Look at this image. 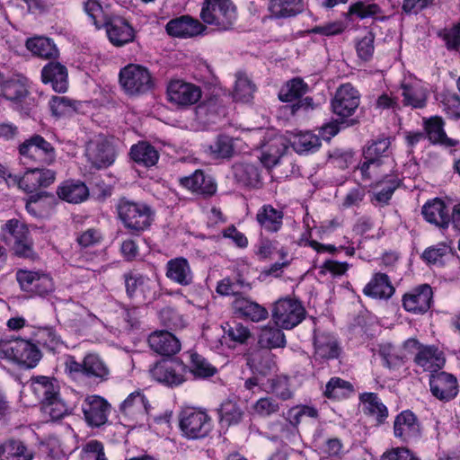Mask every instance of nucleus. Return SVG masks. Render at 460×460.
<instances>
[{"instance_id":"obj_1","label":"nucleus","mask_w":460,"mask_h":460,"mask_svg":"<svg viewBox=\"0 0 460 460\" xmlns=\"http://www.w3.org/2000/svg\"><path fill=\"white\" fill-rule=\"evenodd\" d=\"M116 209L122 226L132 234L147 231L155 222V209L144 201L123 198L119 200Z\"/></svg>"},{"instance_id":"obj_2","label":"nucleus","mask_w":460,"mask_h":460,"mask_svg":"<svg viewBox=\"0 0 460 460\" xmlns=\"http://www.w3.org/2000/svg\"><path fill=\"white\" fill-rule=\"evenodd\" d=\"M389 138L374 140L363 151V161L359 166L364 177L386 174L393 168L394 162L390 157Z\"/></svg>"},{"instance_id":"obj_3","label":"nucleus","mask_w":460,"mask_h":460,"mask_svg":"<svg viewBox=\"0 0 460 460\" xmlns=\"http://www.w3.org/2000/svg\"><path fill=\"white\" fill-rule=\"evenodd\" d=\"M0 358L20 367L32 368L39 363L41 354L36 345L20 338L0 341Z\"/></svg>"},{"instance_id":"obj_4","label":"nucleus","mask_w":460,"mask_h":460,"mask_svg":"<svg viewBox=\"0 0 460 460\" xmlns=\"http://www.w3.org/2000/svg\"><path fill=\"white\" fill-rule=\"evenodd\" d=\"M200 18L207 24L227 30L236 21V6L232 0H204Z\"/></svg>"},{"instance_id":"obj_5","label":"nucleus","mask_w":460,"mask_h":460,"mask_svg":"<svg viewBox=\"0 0 460 460\" xmlns=\"http://www.w3.org/2000/svg\"><path fill=\"white\" fill-rule=\"evenodd\" d=\"M1 240L18 256L30 257L32 254V239L28 226L18 219H10L1 227Z\"/></svg>"},{"instance_id":"obj_6","label":"nucleus","mask_w":460,"mask_h":460,"mask_svg":"<svg viewBox=\"0 0 460 460\" xmlns=\"http://www.w3.org/2000/svg\"><path fill=\"white\" fill-rule=\"evenodd\" d=\"M212 426L210 416L199 409H184L179 417V428L181 435L189 439H198L208 436Z\"/></svg>"},{"instance_id":"obj_7","label":"nucleus","mask_w":460,"mask_h":460,"mask_svg":"<svg viewBox=\"0 0 460 460\" xmlns=\"http://www.w3.org/2000/svg\"><path fill=\"white\" fill-rule=\"evenodd\" d=\"M85 155L96 168L110 166L116 157L113 139L104 135L93 136L86 144Z\"/></svg>"},{"instance_id":"obj_8","label":"nucleus","mask_w":460,"mask_h":460,"mask_svg":"<svg viewBox=\"0 0 460 460\" xmlns=\"http://www.w3.org/2000/svg\"><path fill=\"white\" fill-rule=\"evenodd\" d=\"M223 335L221 339L214 340L209 330L204 332V336L214 349H220L226 346L228 349H235L237 346L245 345L252 338V332L248 326L239 322H228L223 326Z\"/></svg>"},{"instance_id":"obj_9","label":"nucleus","mask_w":460,"mask_h":460,"mask_svg":"<svg viewBox=\"0 0 460 460\" xmlns=\"http://www.w3.org/2000/svg\"><path fill=\"white\" fill-rule=\"evenodd\" d=\"M168 102L179 109H187L196 104L202 96L199 86L184 80H172L166 90Z\"/></svg>"},{"instance_id":"obj_10","label":"nucleus","mask_w":460,"mask_h":460,"mask_svg":"<svg viewBox=\"0 0 460 460\" xmlns=\"http://www.w3.org/2000/svg\"><path fill=\"white\" fill-rule=\"evenodd\" d=\"M19 153L23 164L35 162L50 164L55 161L53 146L39 135L33 136L21 144Z\"/></svg>"},{"instance_id":"obj_11","label":"nucleus","mask_w":460,"mask_h":460,"mask_svg":"<svg viewBox=\"0 0 460 460\" xmlns=\"http://www.w3.org/2000/svg\"><path fill=\"white\" fill-rule=\"evenodd\" d=\"M119 84L129 94L141 93L152 87V77L146 67L129 64L120 70Z\"/></svg>"},{"instance_id":"obj_12","label":"nucleus","mask_w":460,"mask_h":460,"mask_svg":"<svg viewBox=\"0 0 460 460\" xmlns=\"http://www.w3.org/2000/svg\"><path fill=\"white\" fill-rule=\"evenodd\" d=\"M404 349H411V353L417 351L415 363L425 371L436 372L445 364L442 351L434 346H423L416 339L405 341Z\"/></svg>"},{"instance_id":"obj_13","label":"nucleus","mask_w":460,"mask_h":460,"mask_svg":"<svg viewBox=\"0 0 460 460\" xmlns=\"http://www.w3.org/2000/svg\"><path fill=\"white\" fill-rule=\"evenodd\" d=\"M360 103L358 91L350 84L341 85L332 101L333 113L341 119L352 116Z\"/></svg>"},{"instance_id":"obj_14","label":"nucleus","mask_w":460,"mask_h":460,"mask_svg":"<svg viewBox=\"0 0 460 460\" xmlns=\"http://www.w3.org/2000/svg\"><path fill=\"white\" fill-rule=\"evenodd\" d=\"M402 95L405 105L422 108L426 105L429 93V85L411 73L403 75L401 83Z\"/></svg>"},{"instance_id":"obj_15","label":"nucleus","mask_w":460,"mask_h":460,"mask_svg":"<svg viewBox=\"0 0 460 460\" xmlns=\"http://www.w3.org/2000/svg\"><path fill=\"white\" fill-rule=\"evenodd\" d=\"M127 294L132 299L143 302L155 296L158 282L139 273H129L125 277Z\"/></svg>"},{"instance_id":"obj_16","label":"nucleus","mask_w":460,"mask_h":460,"mask_svg":"<svg viewBox=\"0 0 460 460\" xmlns=\"http://www.w3.org/2000/svg\"><path fill=\"white\" fill-rule=\"evenodd\" d=\"M150 408L148 400L140 391L128 394L119 406L123 417L136 424L147 419Z\"/></svg>"},{"instance_id":"obj_17","label":"nucleus","mask_w":460,"mask_h":460,"mask_svg":"<svg viewBox=\"0 0 460 460\" xmlns=\"http://www.w3.org/2000/svg\"><path fill=\"white\" fill-rule=\"evenodd\" d=\"M152 376L160 383L178 385L185 380L186 367L181 361L164 360L150 370Z\"/></svg>"},{"instance_id":"obj_18","label":"nucleus","mask_w":460,"mask_h":460,"mask_svg":"<svg viewBox=\"0 0 460 460\" xmlns=\"http://www.w3.org/2000/svg\"><path fill=\"white\" fill-rule=\"evenodd\" d=\"M206 27L197 19L183 15L171 20L166 24L167 33L175 38L187 39L202 34Z\"/></svg>"},{"instance_id":"obj_19","label":"nucleus","mask_w":460,"mask_h":460,"mask_svg":"<svg viewBox=\"0 0 460 460\" xmlns=\"http://www.w3.org/2000/svg\"><path fill=\"white\" fill-rule=\"evenodd\" d=\"M104 26L108 38L114 46L120 47L135 40L134 28L122 17L112 16Z\"/></svg>"},{"instance_id":"obj_20","label":"nucleus","mask_w":460,"mask_h":460,"mask_svg":"<svg viewBox=\"0 0 460 460\" xmlns=\"http://www.w3.org/2000/svg\"><path fill=\"white\" fill-rule=\"evenodd\" d=\"M432 300V289L427 285H420L402 297L403 308L413 314H423L430 307Z\"/></svg>"},{"instance_id":"obj_21","label":"nucleus","mask_w":460,"mask_h":460,"mask_svg":"<svg viewBox=\"0 0 460 460\" xmlns=\"http://www.w3.org/2000/svg\"><path fill=\"white\" fill-rule=\"evenodd\" d=\"M41 81L50 84L57 93H66L68 89L67 69L58 62H49L41 70Z\"/></svg>"},{"instance_id":"obj_22","label":"nucleus","mask_w":460,"mask_h":460,"mask_svg":"<svg viewBox=\"0 0 460 460\" xmlns=\"http://www.w3.org/2000/svg\"><path fill=\"white\" fill-rule=\"evenodd\" d=\"M83 411L87 422L98 427L107 420L109 404L101 396L89 395L84 401Z\"/></svg>"},{"instance_id":"obj_23","label":"nucleus","mask_w":460,"mask_h":460,"mask_svg":"<svg viewBox=\"0 0 460 460\" xmlns=\"http://www.w3.org/2000/svg\"><path fill=\"white\" fill-rule=\"evenodd\" d=\"M152 350L162 356H172L181 350V342L175 335L167 331H156L148 337Z\"/></svg>"},{"instance_id":"obj_24","label":"nucleus","mask_w":460,"mask_h":460,"mask_svg":"<svg viewBox=\"0 0 460 460\" xmlns=\"http://www.w3.org/2000/svg\"><path fill=\"white\" fill-rule=\"evenodd\" d=\"M430 389L432 394L440 400H451L458 394L456 378L446 372L431 376Z\"/></svg>"},{"instance_id":"obj_25","label":"nucleus","mask_w":460,"mask_h":460,"mask_svg":"<svg viewBox=\"0 0 460 460\" xmlns=\"http://www.w3.org/2000/svg\"><path fill=\"white\" fill-rule=\"evenodd\" d=\"M57 195L66 202L78 204L87 199L89 190L81 181L68 180L58 187Z\"/></svg>"},{"instance_id":"obj_26","label":"nucleus","mask_w":460,"mask_h":460,"mask_svg":"<svg viewBox=\"0 0 460 460\" xmlns=\"http://www.w3.org/2000/svg\"><path fill=\"white\" fill-rule=\"evenodd\" d=\"M424 218L438 226L447 227L450 222L449 209L440 199L428 201L422 208Z\"/></svg>"},{"instance_id":"obj_27","label":"nucleus","mask_w":460,"mask_h":460,"mask_svg":"<svg viewBox=\"0 0 460 460\" xmlns=\"http://www.w3.org/2000/svg\"><path fill=\"white\" fill-rule=\"evenodd\" d=\"M308 89V85L301 78L289 81V109L293 113L300 109L308 110L313 107L312 99L304 97Z\"/></svg>"},{"instance_id":"obj_28","label":"nucleus","mask_w":460,"mask_h":460,"mask_svg":"<svg viewBox=\"0 0 460 460\" xmlns=\"http://www.w3.org/2000/svg\"><path fill=\"white\" fill-rule=\"evenodd\" d=\"M233 307L235 313L255 323L266 320L269 315L265 307L245 297H236Z\"/></svg>"},{"instance_id":"obj_29","label":"nucleus","mask_w":460,"mask_h":460,"mask_svg":"<svg viewBox=\"0 0 460 460\" xmlns=\"http://www.w3.org/2000/svg\"><path fill=\"white\" fill-rule=\"evenodd\" d=\"M378 354L384 360L385 367L396 368L403 365L405 359L411 354V349H404V343L402 347H394L389 342L381 343L378 346Z\"/></svg>"},{"instance_id":"obj_30","label":"nucleus","mask_w":460,"mask_h":460,"mask_svg":"<svg viewBox=\"0 0 460 460\" xmlns=\"http://www.w3.org/2000/svg\"><path fill=\"white\" fill-rule=\"evenodd\" d=\"M166 277L182 286L192 281V272L188 261L184 258L170 260L166 264Z\"/></svg>"},{"instance_id":"obj_31","label":"nucleus","mask_w":460,"mask_h":460,"mask_svg":"<svg viewBox=\"0 0 460 460\" xmlns=\"http://www.w3.org/2000/svg\"><path fill=\"white\" fill-rule=\"evenodd\" d=\"M394 435L408 439L418 435L420 428L414 414L410 411H402L394 420Z\"/></svg>"},{"instance_id":"obj_32","label":"nucleus","mask_w":460,"mask_h":460,"mask_svg":"<svg viewBox=\"0 0 460 460\" xmlns=\"http://www.w3.org/2000/svg\"><path fill=\"white\" fill-rule=\"evenodd\" d=\"M84 376L107 380L110 376V368L98 354L88 353L84 358Z\"/></svg>"},{"instance_id":"obj_33","label":"nucleus","mask_w":460,"mask_h":460,"mask_svg":"<svg viewBox=\"0 0 460 460\" xmlns=\"http://www.w3.org/2000/svg\"><path fill=\"white\" fill-rule=\"evenodd\" d=\"M242 140L228 136H220L210 145L211 155L216 158H229L242 149Z\"/></svg>"},{"instance_id":"obj_34","label":"nucleus","mask_w":460,"mask_h":460,"mask_svg":"<svg viewBox=\"0 0 460 460\" xmlns=\"http://www.w3.org/2000/svg\"><path fill=\"white\" fill-rule=\"evenodd\" d=\"M289 144L296 153L304 154L317 150L321 146V140L310 131H298L292 133Z\"/></svg>"},{"instance_id":"obj_35","label":"nucleus","mask_w":460,"mask_h":460,"mask_svg":"<svg viewBox=\"0 0 460 460\" xmlns=\"http://www.w3.org/2000/svg\"><path fill=\"white\" fill-rule=\"evenodd\" d=\"M185 188L193 192L212 195L217 190V185L210 178H206L200 171H196L191 176L181 180Z\"/></svg>"},{"instance_id":"obj_36","label":"nucleus","mask_w":460,"mask_h":460,"mask_svg":"<svg viewBox=\"0 0 460 460\" xmlns=\"http://www.w3.org/2000/svg\"><path fill=\"white\" fill-rule=\"evenodd\" d=\"M129 155L134 162L146 167L155 165L159 158L158 152L155 147L145 141L133 145L130 148Z\"/></svg>"},{"instance_id":"obj_37","label":"nucleus","mask_w":460,"mask_h":460,"mask_svg":"<svg viewBox=\"0 0 460 460\" xmlns=\"http://www.w3.org/2000/svg\"><path fill=\"white\" fill-rule=\"evenodd\" d=\"M32 453L18 440H8L0 445V460H32Z\"/></svg>"},{"instance_id":"obj_38","label":"nucleus","mask_w":460,"mask_h":460,"mask_svg":"<svg viewBox=\"0 0 460 460\" xmlns=\"http://www.w3.org/2000/svg\"><path fill=\"white\" fill-rule=\"evenodd\" d=\"M364 293L375 298H388L393 295L394 288L385 274L377 273L365 287Z\"/></svg>"},{"instance_id":"obj_39","label":"nucleus","mask_w":460,"mask_h":460,"mask_svg":"<svg viewBox=\"0 0 460 460\" xmlns=\"http://www.w3.org/2000/svg\"><path fill=\"white\" fill-rule=\"evenodd\" d=\"M26 48L33 55L41 58H55L58 55V50L54 42L45 37H34L26 41Z\"/></svg>"},{"instance_id":"obj_40","label":"nucleus","mask_w":460,"mask_h":460,"mask_svg":"<svg viewBox=\"0 0 460 460\" xmlns=\"http://www.w3.org/2000/svg\"><path fill=\"white\" fill-rule=\"evenodd\" d=\"M282 212L270 205L263 206L257 213L259 224L267 231L276 232L282 226Z\"/></svg>"},{"instance_id":"obj_41","label":"nucleus","mask_w":460,"mask_h":460,"mask_svg":"<svg viewBox=\"0 0 460 460\" xmlns=\"http://www.w3.org/2000/svg\"><path fill=\"white\" fill-rule=\"evenodd\" d=\"M421 257L429 264L443 265L449 258L453 257V252L448 243H440L428 247Z\"/></svg>"},{"instance_id":"obj_42","label":"nucleus","mask_w":460,"mask_h":460,"mask_svg":"<svg viewBox=\"0 0 460 460\" xmlns=\"http://www.w3.org/2000/svg\"><path fill=\"white\" fill-rule=\"evenodd\" d=\"M31 386L34 394L41 399L42 402L58 393V386L55 380L47 376H36L31 379Z\"/></svg>"},{"instance_id":"obj_43","label":"nucleus","mask_w":460,"mask_h":460,"mask_svg":"<svg viewBox=\"0 0 460 460\" xmlns=\"http://www.w3.org/2000/svg\"><path fill=\"white\" fill-rule=\"evenodd\" d=\"M361 402L364 411L376 417L378 422L381 423L386 419L388 415L387 408L375 394L368 393L362 394Z\"/></svg>"},{"instance_id":"obj_44","label":"nucleus","mask_w":460,"mask_h":460,"mask_svg":"<svg viewBox=\"0 0 460 460\" xmlns=\"http://www.w3.org/2000/svg\"><path fill=\"white\" fill-rule=\"evenodd\" d=\"M353 393L350 383L340 377H332L327 383L324 395L330 399L341 400L349 397Z\"/></svg>"},{"instance_id":"obj_45","label":"nucleus","mask_w":460,"mask_h":460,"mask_svg":"<svg viewBox=\"0 0 460 460\" xmlns=\"http://www.w3.org/2000/svg\"><path fill=\"white\" fill-rule=\"evenodd\" d=\"M314 346L315 354L323 358H336L340 354V348L335 339L330 336H316Z\"/></svg>"},{"instance_id":"obj_46","label":"nucleus","mask_w":460,"mask_h":460,"mask_svg":"<svg viewBox=\"0 0 460 460\" xmlns=\"http://www.w3.org/2000/svg\"><path fill=\"white\" fill-rule=\"evenodd\" d=\"M84 9L97 29L104 26L111 18L107 7L104 8L98 0H87Z\"/></svg>"},{"instance_id":"obj_47","label":"nucleus","mask_w":460,"mask_h":460,"mask_svg":"<svg viewBox=\"0 0 460 460\" xmlns=\"http://www.w3.org/2000/svg\"><path fill=\"white\" fill-rule=\"evenodd\" d=\"M255 85L245 75H238L233 92L235 102L247 103L253 98Z\"/></svg>"},{"instance_id":"obj_48","label":"nucleus","mask_w":460,"mask_h":460,"mask_svg":"<svg viewBox=\"0 0 460 460\" xmlns=\"http://www.w3.org/2000/svg\"><path fill=\"white\" fill-rule=\"evenodd\" d=\"M43 414L56 420L64 417L68 411L67 405L59 398L58 394L42 402Z\"/></svg>"},{"instance_id":"obj_49","label":"nucleus","mask_w":460,"mask_h":460,"mask_svg":"<svg viewBox=\"0 0 460 460\" xmlns=\"http://www.w3.org/2000/svg\"><path fill=\"white\" fill-rule=\"evenodd\" d=\"M282 328L263 327L259 335V342L264 347H283L285 345V334Z\"/></svg>"},{"instance_id":"obj_50","label":"nucleus","mask_w":460,"mask_h":460,"mask_svg":"<svg viewBox=\"0 0 460 460\" xmlns=\"http://www.w3.org/2000/svg\"><path fill=\"white\" fill-rule=\"evenodd\" d=\"M3 95L10 101H20L28 91L24 78H13L3 85Z\"/></svg>"},{"instance_id":"obj_51","label":"nucleus","mask_w":460,"mask_h":460,"mask_svg":"<svg viewBox=\"0 0 460 460\" xmlns=\"http://www.w3.org/2000/svg\"><path fill=\"white\" fill-rule=\"evenodd\" d=\"M49 107L52 114L58 118L70 116L75 111V103L65 96H53Z\"/></svg>"},{"instance_id":"obj_52","label":"nucleus","mask_w":460,"mask_h":460,"mask_svg":"<svg viewBox=\"0 0 460 460\" xmlns=\"http://www.w3.org/2000/svg\"><path fill=\"white\" fill-rule=\"evenodd\" d=\"M243 411L235 402L226 401L221 405V420L229 425L238 423L243 419Z\"/></svg>"},{"instance_id":"obj_53","label":"nucleus","mask_w":460,"mask_h":460,"mask_svg":"<svg viewBox=\"0 0 460 460\" xmlns=\"http://www.w3.org/2000/svg\"><path fill=\"white\" fill-rule=\"evenodd\" d=\"M375 36L372 32H366L356 41V51L358 58L362 61H368L372 58L375 50Z\"/></svg>"},{"instance_id":"obj_54","label":"nucleus","mask_w":460,"mask_h":460,"mask_svg":"<svg viewBox=\"0 0 460 460\" xmlns=\"http://www.w3.org/2000/svg\"><path fill=\"white\" fill-rule=\"evenodd\" d=\"M397 186L398 182L392 178L378 182L373 190L375 199L378 203H386L391 199Z\"/></svg>"},{"instance_id":"obj_55","label":"nucleus","mask_w":460,"mask_h":460,"mask_svg":"<svg viewBox=\"0 0 460 460\" xmlns=\"http://www.w3.org/2000/svg\"><path fill=\"white\" fill-rule=\"evenodd\" d=\"M380 13L377 4L369 2H357L349 6L348 16H357L359 19L372 17Z\"/></svg>"},{"instance_id":"obj_56","label":"nucleus","mask_w":460,"mask_h":460,"mask_svg":"<svg viewBox=\"0 0 460 460\" xmlns=\"http://www.w3.org/2000/svg\"><path fill=\"white\" fill-rule=\"evenodd\" d=\"M190 371L198 377L211 376L216 373V368L212 367L204 358L198 354L190 356Z\"/></svg>"},{"instance_id":"obj_57","label":"nucleus","mask_w":460,"mask_h":460,"mask_svg":"<svg viewBox=\"0 0 460 460\" xmlns=\"http://www.w3.org/2000/svg\"><path fill=\"white\" fill-rule=\"evenodd\" d=\"M425 130L429 138L433 143H443L446 138V135L443 129V121L438 117H433L425 122Z\"/></svg>"},{"instance_id":"obj_58","label":"nucleus","mask_w":460,"mask_h":460,"mask_svg":"<svg viewBox=\"0 0 460 460\" xmlns=\"http://www.w3.org/2000/svg\"><path fill=\"white\" fill-rule=\"evenodd\" d=\"M272 320L277 327L286 329L288 323V299L280 298L273 304Z\"/></svg>"},{"instance_id":"obj_59","label":"nucleus","mask_w":460,"mask_h":460,"mask_svg":"<svg viewBox=\"0 0 460 460\" xmlns=\"http://www.w3.org/2000/svg\"><path fill=\"white\" fill-rule=\"evenodd\" d=\"M71 313L74 314L75 317L71 319V321L76 326H84L86 324H92L96 322V317L88 310L79 305H71V308L69 309Z\"/></svg>"},{"instance_id":"obj_60","label":"nucleus","mask_w":460,"mask_h":460,"mask_svg":"<svg viewBox=\"0 0 460 460\" xmlns=\"http://www.w3.org/2000/svg\"><path fill=\"white\" fill-rule=\"evenodd\" d=\"M84 460H107L103 446L97 440L89 441L83 448Z\"/></svg>"},{"instance_id":"obj_61","label":"nucleus","mask_w":460,"mask_h":460,"mask_svg":"<svg viewBox=\"0 0 460 460\" xmlns=\"http://www.w3.org/2000/svg\"><path fill=\"white\" fill-rule=\"evenodd\" d=\"M16 181L18 187L27 193H32L40 189L35 169L28 170Z\"/></svg>"},{"instance_id":"obj_62","label":"nucleus","mask_w":460,"mask_h":460,"mask_svg":"<svg viewBox=\"0 0 460 460\" xmlns=\"http://www.w3.org/2000/svg\"><path fill=\"white\" fill-rule=\"evenodd\" d=\"M443 109L452 118L460 117V99L456 93H446L442 99Z\"/></svg>"},{"instance_id":"obj_63","label":"nucleus","mask_w":460,"mask_h":460,"mask_svg":"<svg viewBox=\"0 0 460 460\" xmlns=\"http://www.w3.org/2000/svg\"><path fill=\"white\" fill-rule=\"evenodd\" d=\"M305 316V310L297 300L289 299V329L299 324Z\"/></svg>"},{"instance_id":"obj_64","label":"nucleus","mask_w":460,"mask_h":460,"mask_svg":"<svg viewBox=\"0 0 460 460\" xmlns=\"http://www.w3.org/2000/svg\"><path fill=\"white\" fill-rule=\"evenodd\" d=\"M382 460H418L407 448L395 447L387 450L382 456Z\"/></svg>"}]
</instances>
